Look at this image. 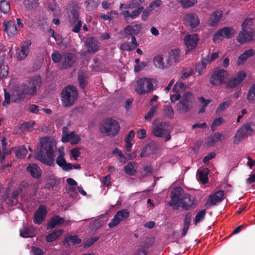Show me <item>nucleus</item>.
Here are the masks:
<instances>
[{
    "mask_svg": "<svg viewBox=\"0 0 255 255\" xmlns=\"http://www.w3.org/2000/svg\"><path fill=\"white\" fill-rule=\"evenodd\" d=\"M55 146V141L50 137L41 138L39 147L35 153V159L46 165L54 166V148Z\"/></svg>",
    "mask_w": 255,
    "mask_h": 255,
    "instance_id": "obj_1",
    "label": "nucleus"
},
{
    "mask_svg": "<svg viewBox=\"0 0 255 255\" xmlns=\"http://www.w3.org/2000/svg\"><path fill=\"white\" fill-rule=\"evenodd\" d=\"M78 97V92L76 87L69 85L65 87L61 92V101L65 107L73 106Z\"/></svg>",
    "mask_w": 255,
    "mask_h": 255,
    "instance_id": "obj_2",
    "label": "nucleus"
},
{
    "mask_svg": "<svg viewBox=\"0 0 255 255\" xmlns=\"http://www.w3.org/2000/svg\"><path fill=\"white\" fill-rule=\"evenodd\" d=\"M79 4L76 1H72L69 5L70 14L69 16V23L72 25H74L72 31L75 33L80 31L82 26V21L79 19Z\"/></svg>",
    "mask_w": 255,
    "mask_h": 255,
    "instance_id": "obj_3",
    "label": "nucleus"
},
{
    "mask_svg": "<svg viewBox=\"0 0 255 255\" xmlns=\"http://www.w3.org/2000/svg\"><path fill=\"white\" fill-rule=\"evenodd\" d=\"M255 130V123L249 122L242 126L237 131L234 137L233 142L238 144L245 137L251 135Z\"/></svg>",
    "mask_w": 255,
    "mask_h": 255,
    "instance_id": "obj_4",
    "label": "nucleus"
},
{
    "mask_svg": "<svg viewBox=\"0 0 255 255\" xmlns=\"http://www.w3.org/2000/svg\"><path fill=\"white\" fill-rule=\"evenodd\" d=\"M169 122H162L153 126L152 133L156 137L164 138L165 141L171 139Z\"/></svg>",
    "mask_w": 255,
    "mask_h": 255,
    "instance_id": "obj_5",
    "label": "nucleus"
},
{
    "mask_svg": "<svg viewBox=\"0 0 255 255\" xmlns=\"http://www.w3.org/2000/svg\"><path fill=\"white\" fill-rule=\"evenodd\" d=\"M152 80L150 78H141L138 79L134 85V90L139 95H143L153 91Z\"/></svg>",
    "mask_w": 255,
    "mask_h": 255,
    "instance_id": "obj_6",
    "label": "nucleus"
},
{
    "mask_svg": "<svg viewBox=\"0 0 255 255\" xmlns=\"http://www.w3.org/2000/svg\"><path fill=\"white\" fill-rule=\"evenodd\" d=\"M120 128V126L118 121L110 118L103 121L101 130L106 132L108 136H115L119 133Z\"/></svg>",
    "mask_w": 255,
    "mask_h": 255,
    "instance_id": "obj_7",
    "label": "nucleus"
},
{
    "mask_svg": "<svg viewBox=\"0 0 255 255\" xmlns=\"http://www.w3.org/2000/svg\"><path fill=\"white\" fill-rule=\"evenodd\" d=\"M193 98V95L190 92L184 93L177 104V109L179 113L184 114L192 109Z\"/></svg>",
    "mask_w": 255,
    "mask_h": 255,
    "instance_id": "obj_8",
    "label": "nucleus"
},
{
    "mask_svg": "<svg viewBox=\"0 0 255 255\" xmlns=\"http://www.w3.org/2000/svg\"><path fill=\"white\" fill-rule=\"evenodd\" d=\"M41 84V79L39 76H34L29 78L27 82L22 85L24 92L27 95H32L34 94L39 88Z\"/></svg>",
    "mask_w": 255,
    "mask_h": 255,
    "instance_id": "obj_9",
    "label": "nucleus"
},
{
    "mask_svg": "<svg viewBox=\"0 0 255 255\" xmlns=\"http://www.w3.org/2000/svg\"><path fill=\"white\" fill-rule=\"evenodd\" d=\"M228 75L229 73L226 70L223 69H218L213 72L211 75L210 83L215 86L221 85L225 83Z\"/></svg>",
    "mask_w": 255,
    "mask_h": 255,
    "instance_id": "obj_10",
    "label": "nucleus"
},
{
    "mask_svg": "<svg viewBox=\"0 0 255 255\" xmlns=\"http://www.w3.org/2000/svg\"><path fill=\"white\" fill-rule=\"evenodd\" d=\"M129 216V211L128 209H122L118 211L114 215V218L108 224L110 228H113L116 227L122 221H125L128 220Z\"/></svg>",
    "mask_w": 255,
    "mask_h": 255,
    "instance_id": "obj_11",
    "label": "nucleus"
},
{
    "mask_svg": "<svg viewBox=\"0 0 255 255\" xmlns=\"http://www.w3.org/2000/svg\"><path fill=\"white\" fill-rule=\"evenodd\" d=\"M183 59V56L181 54L180 50L178 49L171 50L168 53V57L166 60L165 68H169L174 63H179Z\"/></svg>",
    "mask_w": 255,
    "mask_h": 255,
    "instance_id": "obj_12",
    "label": "nucleus"
},
{
    "mask_svg": "<svg viewBox=\"0 0 255 255\" xmlns=\"http://www.w3.org/2000/svg\"><path fill=\"white\" fill-rule=\"evenodd\" d=\"M236 30L231 27H224L218 30L213 35V40L215 41L220 39L221 37L229 39L236 34Z\"/></svg>",
    "mask_w": 255,
    "mask_h": 255,
    "instance_id": "obj_13",
    "label": "nucleus"
},
{
    "mask_svg": "<svg viewBox=\"0 0 255 255\" xmlns=\"http://www.w3.org/2000/svg\"><path fill=\"white\" fill-rule=\"evenodd\" d=\"M246 76L247 75L245 71H239L234 77L228 81L226 84L227 88L228 89H234L237 87L242 83Z\"/></svg>",
    "mask_w": 255,
    "mask_h": 255,
    "instance_id": "obj_14",
    "label": "nucleus"
},
{
    "mask_svg": "<svg viewBox=\"0 0 255 255\" xmlns=\"http://www.w3.org/2000/svg\"><path fill=\"white\" fill-rule=\"evenodd\" d=\"M184 194L185 192L183 191L181 187H175L171 193V201L169 203V205L172 206L174 205H178L179 203L181 204Z\"/></svg>",
    "mask_w": 255,
    "mask_h": 255,
    "instance_id": "obj_15",
    "label": "nucleus"
},
{
    "mask_svg": "<svg viewBox=\"0 0 255 255\" xmlns=\"http://www.w3.org/2000/svg\"><path fill=\"white\" fill-rule=\"evenodd\" d=\"M224 191L219 190L216 193L209 196L205 205L206 209L213 205H216L218 203L221 202L224 199Z\"/></svg>",
    "mask_w": 255,
    "mask_h": 255,
    "instance_id": "obj_16",
    "label": "nucleus"
},
{
    "mask_svg": "<svg viewBox=\"0 0 255 255\" xmlns=\"http://www.w3.org/2000/svg\"><path fill=\"white\" fill-rule=\"evenodd\" d=\"M183 196L181 204V208L186 211L195 208L196 206L195 198L192 197L190 194L186 193H185Z\"/></svg>",
    "mask_w": 255,
    "mask_h": 255,
    "instance_id": "obj_17",
    "label": "nucleus"
},
{
    "mask_svg": "<svg viewBox=\"0 0 255 255\" xmlns=\"http://www.w3.org/2000/svg\"><path fill=\"white\" fill-rule=\"evenodd\" d=\"M158 151V144L154 141H151L146 145L142 149L140 157H145L156 154Z\"/></svg>",
    "mask_w": 255,
    "mask_h": 255,
    "instance_id": "obj_18",
    "label": "nucleus"
},
{
    "mask_svg": "<svg viewBox=\"0 0 255 255\" xmlns=\"http://www.w3.org/2000/svg\"><path fill=\"white\" fill-rule=\"evenodd\" d=\"M76 61L75 54L70 52L63 53V59L61 68L67 69L72 67Z\"/></svg>",
    "mask_w": 255,
    "mask_h": 255,
    "instance_id": "obj_19",
    "label": "nucleus"
},
{
    "mask_svg": "<svg viewBox=\"0 0 255 255\" xmlns=\"http://www.w3.org/2000/svg\"><path fill=\"white\" fill-rule=\"evenodd\" d=\"M253 36V30L251 27L242 28V31L237 36V40L239 43L243 44L252 40Z\"/></svg>",
    "mask_w": 255,
    "mask_h": 255,
    "instance_id": "obj_20",
    "label": "nucleus"
},
{
    "mask_svg": "<svg viewBox=\"0 0 255 255\" xmlns=\"http://www.w3.org/2000/svg\"><path fill=\"white\" fill-rule=\"evenodd\" d=\"M47 211L45 205H41L34 213L33 222L34 224L40 225L45 220Z\"/></svg>",
    "mask_w": 255,
    "mask_h": 255,
    "instance_id": "obj_21",
    "label": "nucleus"
},
{
    "mask_svg": "<svg viewBox=\"0 0 255 255\" xmlns=\"http://www.w3.org/2000/svg\"><path fill=\"white\" fill-rule=\"evenodd\" d=\"M141 30V26L139 24L128 25L123 29L125 38H129L130 36L138 34Z\"/></svg>",
    "mask_w": 255,
    "mask_h": 255,
    "instance_id": "obj_22",
    "label": "nucleus"
},
{
    "mask_svg": "<svg viewBox=\"0 0 255 255\" xmlns=\"http://www.w3.org/2000/svg\"><path fill=\"white\" fill-rule=\"evenodd\" d=\"M3 31L9 37H13L17 32V29L14 20L4 21L2 24Z\"/></svg>",
    "mask_w": 255,
    "mask_h": 255,
    "instance_id": "obj_23",
    "label": "nucleus"
},
{
    "mask_svg": "<svg viewBox=\"0 0 255 255\" xmlns=\"http://www.w3.org/2000/svg\"><path fill=\"white\" fill-rule=\"evenodd\" d=\"M198 40V35L197 34L186 35L184 38L185 44L189 50H191L197 46Z\"/></svg>",
    "mask_w": 255,
    "mask_h": 255,
    "instance_id": "obj_24",
    "label": "nucleus"
},
{
    "mask_svg": "<svg viewBox=\"0 0 255 255\" xmlns=\"http://www.w3.org/2000/svg\"><path fill=\"white\" fill-rule=\"evenodd\" d=\"M31 45L30 40L24 41L21 46V50L17 54V58L18 60L24 59L29 53V48Z\"/></svg>",
    "mask_w": 255,
    "mask_h": 255,
    "instance_id": "obj_25",
    "label": "nucleus"
},
{
    "mask_svg": "<svg viewBox=\"0 0 255 255\" xmlns=\"http://www.w3.org/2000/svg\"><path fill=\"white\" fill-rule=\"evenodd\" d=\"M223 16V12L221 10L214 11L210 16L208 20V24L210 26H216Z\"/></svg>",
    "mask_w": 255,
    "mask_h": 255,
    "instance_id": "obj_26",
    "label": "nucleus"
},
{
    "mask_svg": "<svg viewBox=\"0 0 255 255\" xmlns=\"http://www.w3.org/2000/svg\"><path fill=\"white\" fill-rule=\"evenodd\" d=\"M26 170L31 176L35 179H39L42 175L41 170L36 164H30L27 167Z\"/></svg>",
    "mask_w": 255,
    "mask_h": 255,
    "instance_id": "obj_27",
    "label": "nucleus"
},
{
    "mask_svg": "<svg viewBox=\"0 0 255 255\" xmlns=\"http://www.w3.org/2000/svg\"><path fill=\"white\" fill-rule=\"evenodd\" d=\"M185 19L191 28H194L198 26L200 23V20L198 15L195 13H189L185 17Z\"/></svg>",
    "mask_w": 255,
    "mask_h": 255,
    "instance_id": "obj_28",
    "label": "nucleus"
},
{
    "mask_svg": "<svg viewBox=\"0 0 255 255\" xmlns=\"http://www.w3.org/2000/svg\"><path fill=\"white\" fill-rule=\"evenodd\" d=\"M64 154L62 153L56 159V163L64 171H68L71 167V163H67L64 157Z\"/></svg>",
    "mask_w": 255,
    "mask_h": 255,
    "instance_id": "obj_29",
    "label": "nucleus"
},
{
    "mask_svg": "<svg viewBox=\"0 0 255 255\" xmlns=\"http://www.w3.org/2000/svg\"><path fill=\"white\" fill-rule=\"evenodd\" d=\"M25 95L27 94L24 92V90L22 86L19 87L11 94L12 101L16 102L23 100Z\"/></svg>",
    "mask_w": 255,
    "mask_h": 255,
    "instance_id": "obj_30",
    "label": "nucleus"
},
{
    "mask_svg": "<svg viewBox=\"0 0 255 255\" xmlns=\"http://www.w3.org/2000/svg\"><path fill=\"white\" fill-rule=\"evenodd\" d=\"M64 221V218L58 215H55L53 216L47 223V230L52 229L54 228L56 226L62 224Z\"/></svg>",
    "mask_w": 255,
    "mask_h": 255,
    "instance_id": "obj_31",
    "label": "nucleus"
},
{
    "mask_svg": "<svg viewBox=\"0 0 255 255\" xmlns=\"http://www.w3.org/2000/svg\"><path fill=\"white\" fill-rule=\"evenodd\" d=\"M137 164L134 161L128 162L124 167L125 172L130 176H134L137 172Z\"/></svg>",
    "mask_w": 255,
    "mask_h": 255,
    "instance_id": "obj_32",
    "label": "nucleus"
},
{
    "mask_svg": "<svg viewBox=\"0 0 255 255\" xmlns=\"http://www.w3.org/2000/svg\"><path fill=\"white\" fill-rule=\"evenodd\" d=\"M71 140H73V141H72V143L76 144L79 142L80 138L78 135L75 133L74 131H72L70 133L66 134L61 138V141L64 143H66Z\"/></svg>",
    "mask_w": 255,
    "mask_h": 255,
    "instance_id": "obj_33",
    "label": "nucleus"
},
{
    "mask_svg": "<svg viewBox=\"0 0 255 255\" xmlns=\"http://www.w3.org/2000/svg\"><path fill=\"white\" fill-rule=\"evenodd\" d=\"M87 52L94 53L98 51V41L93 37L88 38L86 42Z\"/></svg>",
    "mask_w": 255,
    "mask_h": 255,
    "instance_id": "obj_34",
    "label": "nucleus"
},
{
    "mask_svg": "<svg viewBox=\"0 0 255 255\" xmlns=\"http://www.w3.org/2000/svg\"><path fill=\"white\" fill-rule=\"evenodd\" d=\"M63 233L62 229H58L48 234L45 236V240L47 242L51 243L57 240Z\"/></svg>",
    "mask_w": 255,
    "mask_h": 255,
    "instance_id": "obj_35",
    "label": "nucleus"
},
{
    "mask_svg": "<svg viewBox=\"0 0 255 255\" xmlns=\"http://www.w3.org/2000/svg\"><path fill=\"white\" fill-rule=\"evenodd\" d=\"M209 172V170L207 168H204L203 170L198 169L197 171V178L204 184L208 182V178L207 174Z\"/></svg>",
    "mask_w": 255,
    "mask_h": 255,
    "instance_id": "obj_36",
    "label": "nucleus"
},
{
    "mask_svg": "<svg viewBox=\"0 0 255 255\" xmlns=\"http://www.w3.org/2000/svg\"><path fill=\"white\" fill-rule=\"evenodd\" d=\"M208 63L207 59H205L204 57L202 58L200 62H197L195 65V70L201 75L203 71L206 69L207 65Z\"/></svg>",
    "mask_w": 255,
    "mask_h": 255,
    "instance_id": "obj_37",
    "label": "nucleus"
},
{
    "mask_svg": "<svg viewBox=\"0 0 255 255\" xmlns=\"http://www.w3.org/2000/svg\"><path fill=\"white\" fill-rule=\"evenodd\" d=\"M23 4L27 10H30L38 7L39 3L38 0H23Z\"/></svg>",
    "mask_w": 255,
    "mask_h": 255,
    "instance_id": "obj_38",
    "label": "nucleus"
},
{
    "mask_svg": "<svg viewBox=\"0 0 255 255\" xmlns=\"http://www.w3.org/2000/svg\"><path fill=\"white\" fill-rule=\"evenodd\" d=\"M22 189L21 188H19L12 192L10 195V197L11 199H13V200L11 199H8L7 204L10 206H13V205L16 204L18 202L17 197L18 195L22 192Z\"/></svg>",
    "mask_w": 255,
    "mask_h": 255,
    "instance_id": "obj_39",
    "label": "nucleus"
},
{
    "mask_svg": "<svg viewBox=\"0 0 255 255\" xmlns=\"http://www.w3.org/2000/svg\"><path fill=\"white\" fill-rule=\"evenodd\" d=\"M247 99L250 104H255V83L252 85L248 91Z\"/></svg>",
    "mask_w": 255,
    "mask_h": 255,
    "instance_id": "obj_40",
    "label": "nucleus"
},
{
    "mask_svg": "<svg viewBox=\"0 0 255 255\" xmlns=\"http://www.w3.org/2000/svg\"><path fill=\"white\" fill-rule=\"evenodd\" d=\"M180 3L181 6L184 8H188L194 5L197 2V0H176Z\"/></svg>",
    "mask_w": 255,
    "mask_h": 255,
    "instance_id": "obj_41",
    "label": "nucleus"
},
{
    "mask_svg": "<svg viewBox=\"0 0 255 255\" xmlns=\"http://www.w3.org/2000/svg\"><path fill=\"white\" fill-rule=\"evenodd\" d=\"M20 235L23 238H31L33 236V233L28 227L23 226L20 230Z\"/></svg>",
    "mask_w": 255,
    "mask_h": 255,
    "instance_id": "obj_42",
    "label": "nucleus"
},
{
    "mask_svg": "<svg viewBox=\"0 0 255 255\" xmlns=\"http://www.w3.org/2000/svg\"><path fill=\"white\" fill-rule=\"evenodd\" d=\"M153 63L156 67L160 69L166 68V65H164L163 58L161 55L155 56L153 59Z\"/></svg>",
    "mask_w": 255,
    "mask_h": 255,
    "instance_id": "obj_43",
    "label": "nucleus"
},
{
    "mask_svg": "<svg viewBox=\"0 0 255 255\" xmlns=\"http://www.w3.org/2000/svg\"><path fill=\"white\" fill-rule=\"evenodd\" d=\"M206 213V209H203L200 211L196 215L194 220V224L196 225L197 223L203 221L205 218V215Z\"/></svg>",
    "mask_w": 255,
    "mask_h": 255,
    "instance_id": "obj_44",
    "label": "nucleus"
},
{
    "mask_svg": "<svg viewBox=\"0 0 255 255\" xmlns=\"http://www.w3.org/2000/svg\"><path fill=\"white\" fill-rule=\"evenodd\" d=\"M164 116L170 119H172L174 117V112L172 107L170 105H166L164 108Z\"/></svg>",
    "mask_w": 255,
    "mask_h": 255,
    "instance_id": "obj_45",
    "label": "nucleus"
},
{
    "mask_svg": "<svg viewBox=\"0 0 255 255\" xmlns=\"http://www.w3.org/2000/svg\"><path fill=\"white\" fill-rule=\"evenodd\" d=\"M157 108L158 105H157L151 106V108L148 111L147 113L144 116L145 120L147 121L150 120L156 112Z\"/></svg>",
    "mask_w": 255,
    "mask_h": 255,
    "instance_id": "obj_46",
    "label": "nucleus"
},
{
    "mask_svg": "<svg viewBox=\"0 0 255 255\" xmlns=\"http://www.w3.org/2000/svg\"><path fill=\"white\" fill-rule=\"evenodd\" d=\"M145 0H131L125 6V8H134L140 5Z\"/></svg>",
    "mask_w": 255,
    "mask_h": 255,
    "instance_id": "obj_47",
    "label": "nucleus"
},
{
    "mask_svg": "<svg viewBox=\"0 0 255 255\" xmlns=\"http://www.w3.org/2000/svg\"><path fill=\"white\" fill-rule=\"evenodd\" d=\"M10 10V5L6 0H1L0 2V10L3 13H7Z\"/></svg>",
    "mask_w": 255,
    "mask_h": 255,
    "instance_id": "obj_48",
    "label": "nucleus"
},
{
    "mask_svg": "<svg viewBox=\"0 0 255 255\" xmlns=\"http://www.w3.org/2000/svg\"><path fill=\"white\" fill-rule=\"evenodd\" d=\"M86 78V76L83 73H78V80L80 87L82 89H84L87 85Z\"/></svg>",
    "mask_w": 255,
    "mask_h": 255,
    "instance_id": "obj_49",
    "label": "nucleus"
},
{
    "mask_svg": "<svg viewBox=\"0 0 255 255\" xmlns=\"http://www.w3.org/2000/svg\"><path fill=\"white\" fill-rule=\"evenodd\" d=\"M232 104V102L230 100L227 101L226 102L221 103L216 110V113H218L221 111H224L226 109L229 108Z\"/></svg>",
    "mask_w": 255,
    "mask_h": 255,
    "instance_id": "obj_50",
    "label": "nucleus"
},
{
    "mask_svg": "<svg viewBox=\"0 0 255 255\" xmlns=\"http://www.w3.org/2000/svg\"><path fill=\"white\" fill-rule=\"evenodd\" d=\"M85 4L87 8L92 10L97 7L98 2V0H87L85 2Z\"/></svg>",
    "mask_w": 255,
    "mask_h": 255,
    "instance_id": "obj_51",
    "label": "nucleus"
},
{
    "mask_svg": "<svg viewBox=\"0 0 255 255\" xmlns=\"http://www.w3.org/2000/svg\"><path fill=\"white\" fill-rule=\"evenodd\" d=\"M66 240L67 242H70L73 245H78L81 243V240L76 235H70L66 238Z\"/></svg>",
    "mask_w": 255,
    "mask_h": 255,
    "instance_id": "obj_52",
    "label": "nucleus"
},
{
    "mask_svg": "<svg viewBox=\"0 0 255 255\" xmlns=\"http://www.w3.org/2000/svg\"><path fill=\"white\" fill-rule=\"evenodd\" d=\"M27 153V150L24 146H21L18 147L16 150L15 156L17 158H23L25 156Z\"/></svg>",
    "mask_w": 255,
    "mask_h": 255,
    "instance_id": "obj_53",
    "label": "nucleus"
},
{
    "mask_svg": "<svg viewBox=\"0 0 255 255\" xmlns=\"http://www.w3.org/2000/svg\"><path fill=\"white\" fill-rule=\"evenodd\" d=\"M51 59L55 63H58L62 61L63 53L61 54L58 51L54 52L51 54Z\"/></svg>",
    "mask_w": 255,
    "mask_h": 255,
    "instance_id": "obj_54",
    "label": "nucleus"
},
{
    "mask_svg": "<svg viewBox=\"0 0 255 255\" xmlns=\"http://www.w3.org/2000/svg\"><path fill=\"white\" fill-rule=\"evenodd\" d=\"M224 122V120L221 118L219 117L216 119L212 124L211 126V128L212 131H214L216 129V128L220 126L222 123Z\"/></svg>",
    "mask_w": 255,
    "mask_h": 255,
    "instance_id": "obj_55",
    "label": "nucleus"
},
{
    "mask_svg": "<svg viewBox=\"0 0 255 255\" xmlns=\"http://www.w3.org/2000/svg\"><path fill=\"white\" fill-rule=\"evenodd\" d=\"M99 239L98 237H94L88 239L85 243L84 248H87L91 247L93 244L96 242Z\"/></svg>",
    "mask_w": 255,
    "mask_h": 255,
    "instance_id": "obj_56",
    "label": "nucleus"
},
{
    "mask_svg": "<svg viewBox=\"0 0 255 255\" xmlns=\"http://www.w3.org/2000/svg\"><path fill=\"white\" fill-rule=\"evenodd\" d=\"M61 183V180L57 177H52L49 179V184L50 187L52 188H54L57 186Z\"/></svg>",
    "mask_w": 255,
    "mask_h": 255,
    "instance_id": "obj_57",
    "label": "nucleus"
},
{
    "mask_svg": "<svg viewBox=\"0 0 255 255\" xmlns=\"http://www.w3.org/2000/svg\"><path fill=\"white\" fill-rule=\"evenodd\" d=\"M143 6H139L136 9L132 10L130 12V17L133 19L136 17L138 16L143 9Z\"/></svg>",
    "mask_w": 255,
    "mask_h": 255,
    "instance_id": "obj_58",
    "label": "nucleus"
},
{
    "mask_svg": "<svg viewBox=\"0 0 255 255\" xmlns=\"http://www.w3.org/2000/svg\"><path fill=\"white\" fill-rule=\"evenodd\" d=\"M34 122H33L32 123L30 124L28 122H25L23 123L20 127V129L21 131L24 132L25 130H27L29 129L30 128H31L33 127V125L34 124Z\"/></svg>",
    "mask_w": 255,
    "mask_h": 255,
    "instance_id": "obj_59",
    "label": "nucleus"
},
{
    "mask_svg": "<svg viewBox=\"0 0 255 255\" xmlns=\"http://www.w3.org/2000/svg\"><path fill=\"white\" fill-rule=\"evenodd\" d=\"M121 49L124 51H130L134 49V47H132L129 42H125L121 44Z\"/></svg>",
    "mask_w": 255,
    "mask_h": 255,
    "instance_id": "obj_60",
    "label": "nucleus"
},
{
    "mask_svg": "<svg viewBox=\"0 0 255 255\" xmlns=\"http://www.w3.org/2000/svg\"><path fill=\"white\" fill-rule=\"evenodd\" d=\"M192 214L191 212H188L185 216L184 219V226H190Z\"/></svg>",
    "mask_w": 255,
    "mask_h": 255,
    "instance_id": "obj_61",
    "label": "nucleus"
},
{
    "mask_svg": "<svg viewBox=\"0 0 255 255\" xmlns=\"http://www.w3.org/2000/svg\"><path fill=\"white\" fill-rule=\"evenodd\" d=\"M147 62H141L138 64H136L134 66V71L135 72H138L142 70L145 66H147Z\"/></svg>",
    "mask_w": 255,
    "mask_h": 255,
    "instance_id": "obj_62",
    "label": "nucleus"
},
{
    "mask_svg": "<svg viewBox=\"0 0 255 255\" xmlns=\"http://www.w3.org/2000/svg\"><path fill=\"white\" fill-rule=\"evenodd\" d=\"M152 10L149 7H147L143 11L141 15V18L143 20H145L148 18L149 14Z\"/></svg>",
    "mask_w": 255,
    "mask_h": 255,
    "instance_id": "obj_63",
    "label": "nucleus"
},
{
    "mask_svg": "<svg viewBox=\"0 0 255 255\" xmlns=\"http://www.w3.org/2000/svg\"><path fill=\"white\" fill-rule=\"evenodd\" d=\"M216 156V153L214 152H212L205 156L203 159V162L204 163L208 162L210 160L214 158Z\"/></svg>",
    "mask_w": 255,
    "mask_h": 255,
    "instance_id": "obj_64",
    "label": "nucleus"
}]
</instances>
